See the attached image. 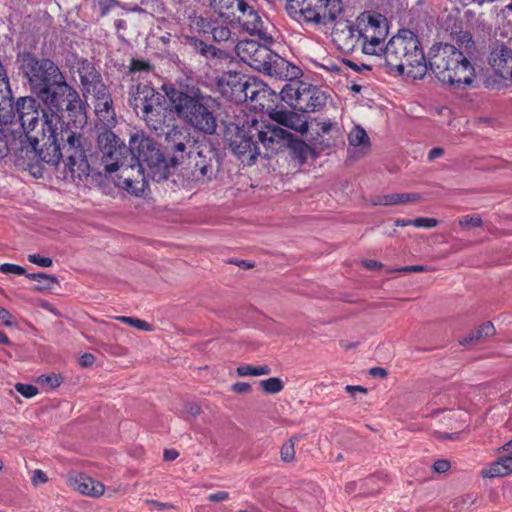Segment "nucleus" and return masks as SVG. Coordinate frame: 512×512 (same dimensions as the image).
<instances>
[{"label":"nucleus","mask_w":512,"mask_h":512,"mask_svg":"<svg viewBox=\"0 0 512 512\" xmlns=\"http://www.w3.org/2000/svg\"><path fill=\"white\" fill-rule=\"evenodd\" d=\"M81 136L64 126L61 117L56 114H45L42 129L39 134V144L32 152L45 163L57 165L63 157L62 149L66 157V166L74 173L75 167L84 171L87 166L85 151L82 147Z\"/></svg>","instance_id":"f257e3e1"},{"label":"nucleus","mask_w":512,"mask_h":512,"mask_svg":"<svg viewBox=\"0 0 512 512\" xmlns=\"http://www.w3.org/2000/svg\"><path fill=\"white\" fill-rule=\"evenodd\" d=\"M130 167L123 171V189L139 196L143 192L145 169L148 176L157 181L166 179L168 168L157 143L143 133H136L131 136L130 141Z\"/></svg>","instance_id":"f03ea898"},{"label":"nucleus","mask_w":512,"mask_h":512,"mask_svg":"<svg viewBox=\"0 0 512 512\" xmlns=\"http://www.w3.org/2000/svg\"><path fill=\"white\" fill-rule=\"evenodd\" d=\"M169 106L180 119L194 130L205 135H212L217 129L215 101L194 87L176 88L163 85Z\"/></svg>","instance_id":"7ed1b4c3"},{"label":"nucleus","mask_w":512,"mask_h":512,"mask_svg":"<svg viewBox=\"0 0 512 512\" xmlns=\"http://www.w3.org/2000/svg\"><path fill=\"white\" fill-rule=\"evenodd\" d=\"M383 52L385 63L391 71L415 80L426 75L428 60L418 36L411 30H400L388 41Z\"/></svg>","instance_id":"20e7f679"},{"label":"nucleus","mask_w":512,"mask_h":512,"mask_svg":"<svg viewBox=\"0 0 512 512\" xmlns=\"http://www.w3.org/2000/svg\"><path fill=\"white\" fill-rule=\"evenodd\" d=\"M427 66L443 84L462 89L470 86L475 68L461 50L451 44H434L428 53Z\"/></svg>","instance_id":"39448f33"},{"label":"nucleus","mask_w":512,"mask_h":512,"mask_svg":"<svg viewBox=\"0 0 512 512\" xmlns=\"http://www.w3.org/2000/svg\"><path fill=\"white\" fill-rule=\"evenodd\" d=\"M217 84L221 95L237 104L251 100L264 107L262 99L274 95L263 81L232 71L224 73Z\"/></svg>","instance_id":"423d86ee"},{"label":"nucleus","mask_w":512,"mask_h":512,"mask_svg":"<svg viewBox=\"0 0 512 512\" xmlns=\"http://www.w3.org/2000/svg\"><path fill=\"white\" fill-rule=\"evenodd\" d=\"M288 15L302 25L319 26L335 20L343 11L341 0H288Z\"/></svg>","instance_id":"0eeeda50"},{"label":"nucleus","mask_w":512,"mask_h":512,"mask_svg":"<svg viewBox=\"0 0 512 512\" xmlns=\"http://www.w3.org/2000/svg\"><path fill=\"white\" fill-rule=\"evenodd\" d=\"M36 95L49 109V112L42 111V121L45 114H56L60 117L58 113L63 110H66L70 117H75V123L82 122L79 116L85 118L80 97L77 91L67 84L64 75L61 80L57 79V82H53L51 86L39 91Z\"/></svg>","instance_id":"6e6552de"},{"label":"nucleus","mask_w":512,"mask_h":512,"mask_svg":"<svg viewBox=\"0 0 512 512\" xmlns=\"http://www.w3.org/2000/svg\"><path fill=\"white\" fill-rule=\"evenodd\" d=\"M19 70L28 80L34 94L61 80L63 73L59 67L48 58H38L31 52H21L17 56Z\"/></svg>","instance_id":"1a4fd4ad"},{"label":"nucleus","mask_w":512,"mask_h":512,"mask_svg":"<svg viewBox=\"0 0 512 512\" xmlns=\"http://www.w3.org/2000/svg\"><path fill=\"white\" fill-rule=\"evenodd\" d=\"M162 99L163 96L148 84L133 85L129 90V105L154 130L163 121Z\"/></svg>","instance_id":"9d476101"},{"label":"nucleus","mask_w":512,"mask_h":512,"mask_svg":"<svg viewBox=\"0 0 512 512\" xmlns=\"http://www.w3.org/2000/svg\"><path fill=\"white\" fill-rule=\"evenodd\" d=\"M350 32L353 36L357 35L363 53L377 55L384 50L383 42L388 35V26L381 14H363L358 18L355 29Z\"/></svg>","instance_id":"9b49d317"},{"label":"nucleus","mask_w":512,"mask_h":512,"mask_svg":"<svg viewBox=\"0 0 512 512\" xmlns=\"http://www.w3.org/2000/svg\"><path fill=\"white\" fill-rule=\"evenodd\" d=\"M280 97L290 107L304 113L320 111L327 102L322 90L305 82L286 84L280 91Z\"/></svg>","instance_id":"f8f14e48"},{"label":"nucleus","mask_w":512,"mask_h":512,"mask_svg":"<svg viewBox=\"0 0 512 512\" xmlns=\"http://www.w3.org/2000/svg\"><path fill=\"white\" fill-rule=\"evenodd\" d=\"M229 148L242 163L252 165L258 156L262 155L261 147L256 141L252 119L237 126L233 131L227 133Z\"/></svg>","instance_id":"ddd939ff"},{"label":"nucleus","mask_w":512,"mask_h":512,"mask_svg":"<svg viewBox=\"0 0 512 512\" xmlns=\"http://www.w3.org/2000/svg\"><path fill=\"white\" fill-rule=\"evenodd\" d=\"M252 122L254 135L264 158H271L283 151L291 141L292 134L278 126L257 119H252Z\"/></svg>","instance_id":"4468645a"},{"label":"nucleus","mask_w":512,"mask_h":512,"mask_svg":"<svg viewBox=\"0 0 512 512\" xmlns=\"http://www.w3.org/2000/svg\"><path fill=\"white\" fill-rule=\"evenodd\" d=\"M15 113L25 133L28 147L36 150L40 141V131L35 132V129L39 123L42 124V118L39 117V104L32 97H21L15 103Z\"/></svg>","instance_id":"2eb2a0df"},{"label":"nucleus","mask_w":512,"mask_h":512,"mask_svg":"<svg viewBox=\"0 0 512 512\" xmlns=\"http://www.w3.org/2000/svg\"><path fill=\"white\" fill-rule=\"evenodd\" d=\"M235 51L240 59L257 71L265 68L271 50L254 40H242L235 46Z\"/></svg>","instance_id":"dca6fc26"},{"label":"nucleus","mask_w":512,"mask_h":512,"mask_svg":"<svg viewBox=\"0 0 512 512\" xmlns=\"http://www.w3.org/2000/svg\"><path fill=\"white\" fill-rule=\"evenodd\" d=\"M237 19L242 28L250 35H256L262 40H271L265 31L264 22L255 7L245 2V7H242L238 12Z\"/></svg>","instance_id":"f3484780"},{"label":"nucleus","mask_w":512,"mask_h":512,"mask_svg":"<svg viewBox=\"0 0 512 512\" xmlns=\"http://www.w3.org/2000/svg\"><path fill=\"white\" fill-rule=\"evenodd\" d=\"M67 484L82 495L89 497L97 498L105 492L103 483L83 473H69L67 475Z\"/></svg>","instance_id":"a211bd4d"},{"label":"nucleus","mask_w":512,"mask_h":512,"mask_svg":"<svg viewBox=\"0 0 512 512\" xmlns=\"http://www.w3.org/2000/svg\"><path fill=\"white\" fill-rule=\"evenodd\" d=\"M269 117L276 123L294 130L301 135L308 132V120L303 114H299L294 111L278 110L273 108L269 111Z\"/></svg>","instance_id":"6ab92c4d"},{"label":"nucleus","mask_w":512,"mask_h":512,"mask_svg":"<svg viewBox=\"0 0 512 512\" xmlns=\"http://www.w3.org/2000/svg\"><path fill=\"white\" fill-rule=\"evenodd\" d=\"M97 142L102 154L101 162L104 167H113L115 165V162L112 164L113 151L116 149L126 151L125 143L109 129H105L99 133Z\"/></svg>","instance_id":"aec40b11"},{"label":"nucleus","mask_w":512,"mask_h":512,"mask_svg":"<svg viewBox=\"0 0 512 512\" xmlns=\"http://www.w3.org/2000/svg\"><path fill=\"white\" fill-rule=\"evenodd\" d=\"M79 77L86 93L93 94L104 91L106 86L102 82L100 73L87 60L82 61L79 66Z\"/></svg>","instance_id":"412c9836"},{"label":"nucleus","mask_w":512,"mask_h":512,"mask_svg":"<svg viewBox=\"0 0 512 512\" xmlns=\"http://www.w3.org/2000/svg\"><path fill=\"white\" fill-rule=\"evenodd\" d=\"M91 95L95 99L94 107L98 119L105 126L113 125L116 122L115 111L107 88H104V91L100 90L99 93H93Z\"/></svg>","instance_id":"4be33fe9"},{"label":"nucleus","mask_w":512,"mask_h":512,"mask_svg":"<svg viewBox=\"0 0 512 512\" xmlns=\"http://www.w3.org/2000/svg\"><path fill=\"white\" fill-rule=\"evenodd\" d=\"M490 65L503 78L512 79V50L500 46L495 49L489 59Z\"/></svg>","instance_id":"5701e85b"},{"label":"nucleus","mask_w":512,"mask_h":512,"mask_svg":"<svg viewBox=\"0 0 512 512\" xmlns=\"http://www.w3.org/2000/svg\"><path fill=\"white\" fill-rule=\"evenodd\" d=\"M510 474H512V453L500 457L484 467L481 471V475L484 478L504 477Z\"/></svg>","instance_id":"b1692460"},{"label":"nucleus","mask_w":512,"mask_h":512,"mask_svg":"<svg viewBox=\"0 0 512 512\" xmlns=\"http://www.w3.org/2000/svg\"><path fill=\"white\" fill-rule=\"evenodd\" d=\"M130 155V146H126V151H122V149H116L115 151H113L112 156V163L115 162V165L113 167H104L105 171L108 173L119 171L116 184L122 189L124 185L122 184V175L124 174L123 171L125 170V168L130 167Z\"/></svg>","instance_id":"393cba45"},{"label":"nucleus","mask_w":512,"mask_h":512,"mask_svg":"<svg viewBox=\"0 0 512 512\" xmlns=\"http://www.w3.org/2000/svg\"><path fill=\"white\" fill-rule=\"evenodd\" d=\"M288 66V61L274 52H271L269 59L265 65V68L262 69L261 72L266 73L267 75L282 78L284 67Z\"/></svg>","instance_id":"a878e982"},{"label":"nucleus","mask_w":512,"mask_h":512,"mask_svg":"<svg viewBox=\"0 0 512 512\" xmlns=\"http://www.w3.org/2000/svg\"><path fill=\"white\" fill-rule=\"evenodd\" d=\"M26 277L38 283L34 288L36 291L50 290L55 284H58V280L55 276L43 272L28 273Z\"/></svg>","instance_id":"bb28decb"},{"label":"nucleus","mask_w":512,"mask_h":512,"mask_svg":"<svg viewBox=\"0 0 512 512\" xmlns=\"http://www.w3.org/2000/svg\"><path fill=\"white\" fill-rule=\"evenodd\" d=\"M494 333V325L491 322H485L477 329L475 333H472L469 337H465L462 340H460V344L466 345L473 341L483 340L493 336Z\"/></svg>","instance_id":"cd10ccee"},{"label":"nucleus","mask_w":512,"mask_h":512,"mask_svg":"<svg viewBox=\"0 0 512 512\" xmlns=\"http://www.w3.org/2000/svg\"><path fill=\"white\" fill-rule=\"evenodd\" d=\"M300 438L299 435H294L282 445L280 457L283 462L292 463L295 461V445L300 441Z\"/></svg>","instance_id":"c85d7f7f"},{"label":"nucleus","mask_w":512,"mask_h":512,"mask_svg":"<svg viewBox=\"0 0 512 512\" xmlns=\"http://www.w3.org/2000/svg\"><path fill=\"white\" fill-rule=\"evenodd\" d=\"M236 372L238 376H262L268 375L271 369L268 365L253 366L249 364H242L237 367Z\"/></svg>","instance_id":"c756f323"},{"label":"nucleus","mask_w":512,"mask_h":512,"mask_svg":"<svg viewBox=\"0 0 512 512\" xmlns=\"http://www.w3.org/2000/svg\"><path fill=\"white\" fill-rule=\"evenodd\" d=\"M349 144L352 146H368L369 145V137L366 131L360 127L355 126L348 135Z\"/></svg>","instance_id":"7c9ffc66"},{"label":"nucleus","mask_w":512,"mask_h":512,"mask_svg":"<svg viewBox=\"0 0 512 512\" xmlns=\"http://www.w3.org/2000/svg\"><path fill=\"white\" fill-rule=\"evenodd\" d=\"M260 386L268 394H276L283 390L284 383L280 378L271 377L260 381Z\"/></svg>","instance_id":"2f4dec72"},{"label":"nucleus","mask_w":512,"mask_h":512,"mask_svg":"<svg viewBox=\"0 0 512 512\" xmlns=\"http://www.w3.org/2000/svg\"><path fill=\"white\" fill-rule=\"evenodd\" d=\"M288 144H290V147L295 157L299 159L301 163H304L308 158L310 147L301 140H291Z\"/></svg>","instance_id":"473e14b6"},{"label":"nucleus","mask_w":512,"mask_h":512,"mask_svg":"<svg viewBox=\"0 0 512 512\" xmlns=\"http://www.w3.org/2000/svg\"><path fill=\"white\" fill-rule=\"evenodd\" d=\"M115 319L117 321L128 324V325H130L138 330H141V331H152L153 330L152 325L142 319L128 317V316H117Z\"/></svg>","instance_id":"72a5a7b5"},{"label":"nucleus","mask_w":512,"mask_h":512,"mask_svg":"<svg viewBox=\"0 0 512 512\" xmlns=\"http://www.w3.org/2000/svg\"><path fill=\"white\" fill-rule=\"evenodd\" d=\"M244 0H219V9L221 13H231L235 16L236 12H239L242 7H245Z\"/></svg>","instance_id":"f704fd0d"},{"label":"nucleus","mask_w":512,"mask_h":512,"mask_svg":"<svg viewBox=\"0 0 512 512\" xmlns=\"http://www.w3.org/2000/svg\"><path fill=\"white\" fill-rule=\"evenodd\" d=\"M37 383L42 387L54 389L60 386L62 378L56 374H43L37 378Z\"/></svg>","instance_id":"c9c22d12"},{"label":"nucleus","mask_w":512,"mask_h":512,"mask_svg":"<svg viewBox=\"0 0 512 512\" xmlns=\"http://www.w3.org/2000/svg\"><path fill=\"white\" fill-rule=\"evenodd\" d=\"M459 225L464 229L480 227L482 219L477 215H465L459 219Z\"/></svg>","instance_id":"e433bc0d"},{"label":"nucleus","mask_w":512,"mask_h":512,"mask_svg":"<svg viewBox=\"0 0 512 512\" xmlns=\"http://www.w3.org/2000/svg\"><path fill=\"white\" fill-rule=\"evenodd\" d=\"M15 390L25 398H32L38 394V388L31 384L17 383Z\"/></svg>","instance_id":"4c0bfd02"},{"label":"nucleus","mask_w":512,"mask_h":512,"mask_svg":"<svg viewBox=\"0 0 512 512\" xmlns=\"http://www.w3.org/2000/svg\"><path fill=\"white\" fill-rule=\"evenodd\" d=\"M184 135V133L178 129L177 127L172 128L165 137L166 141V149L169 151L172 146H174L179 140H181V137Z\"/></svg>","instance_id":"58836bf2"},{"label":"nucleus","mask_w":512,"mask_h":512,"mask_svg":"<svg viewBox=\"0 0 512 512\" xmlns=\"http://www.w3.org/2000/svg\"><path fill=\"white\" fill-rule=\"evenodd\" d=\"M169 151L173 153V161H178L182 159L186 151V136L183 135L181 137V140H179L174 146H172V148Z\"/></svg>","instance_id":"ea45409f"},{"label":"nucleus","mask_w":512,"mask_h":512,"mask_svg":"<svg viewBox=\"0 0 512 512\" xmlns=\"http://www.w3.org/2000/svg\"><path fill=\"white\" fill-rule=\"evenodd\" d=\"M302 75L301 69L288 61V66L284 67L283 75L281 79L293 80L297 79Z\"/></svg>","instance_id":"a19ab883"},{"label":"nucleus","mask_w":512,"mask_h":512,"mask_svg":"<svg viewBox=\"0 0 512 512\" xmlns=\"http://www.w3.org/2000/svg\"><path fill=\"white\" fill-rule=\"evenodd\" d=\"M212 36L215 41L222 42L227 41L231 37V31L226 26H217L212 30Z\"/></svg>","instance_id":"79ce46f5"},{"label":"nucleus","mask_w":512,"mask_h":512,"mask_svg":"<svg viewBox=\"0 0 512 512\" xmlns=\"http://www.w3.org/2000/svg\"><path fill=\"white\" fill-rule=\"evenodd\" d=\"M0 272L4 274H16V275H25L26 276V270L16 264H10V263H4L0 265Z\"/></svg>","instance_id":"37998d69"},{"label":"nucleus","mask_w":512,"mask_h":512,"mask_svg":"<svg viewBox=\"0 0 512 512\" xmlns=\"http://www.w3.org/2000/svg\"><path fill=\"white\" fill-rule=\"evenodd\" d=\"M438 225V220L435 218H429V217H419L413 219V226L417 228H433Z\"/></svg>","instance_id":"c03bdc74"},{"label":"nucleus","mask_w":512,"mask_h":512,"mask_svg":"<svg viewBox=\"0 0 512 512\" xmlns=\"http://www.w3.org/2000/svg\"><path fill=\"white\" fill-rule=\"evenodd\" d=\"M28 261L33 263V264H36L40 267H51L52 264H53V261L51 258L49 257H43L39 254H30L28 255Z\"/></svg>","instance_id":"a18cd8bd"},{"label":"nucleus","mask_w":512,"mask_h":512,"mask_svg":"<svg viewBox=\"0 0 512 512\" xmlns=\"http://www.w3.org/2000/svg\"><path fill=\"white\" fill-rule=\"evenodd\" d=\"M377 205L390 206L398 204L397 193L386 194L380 196L375 202Z\"/></svg>","instance_id":"49530a36"},{"label":"nucleus","mask_w":512,"mask_h":512,"mask_svg":"<svg viewBox=\"0 0 512 512\" xmlns=\"http://www.w3.org/2000/svg\"><path fill=\"white\" fill-rule=\"evenodd\" d=\"M398 204L407 202H417L422 199L419 193H397Z\"/></svg>","instance_id":"de8ad7c7"},{"label":"nucleus","mask_w":512,"mask_h":512,"mask_svg":"<svg viewBox=\"0 0 512 512\" xmlns=\"http://www.w3.org/2000/svg\"><path fill=\"white\" fill-rule=\"evenodd\" d=\"M99 8L101 9V15H106L114 6H120L117 0H96Z\"/></svg>","instance_id":"09e8293b"},{"label":"nucleus","mask_w":512,"mask_h":512,"mask_svg":"<svg viewBox=\"0 0 512 512\" xmlns=\"http://www.w3.org/2000/svg\"><path fill=\"white\" fill-rule=\"evenodd\" d=\"M343 63L345 66L349 67L350 69H352L353 71H355L357 73H363L365 71L371 70L370 66L363 64V63H356L349 59H345L343 61Z\"/></svg>","instance_id":"8fccbe9b"},{"label":"nucleus","mask_w":512,"mask_h":512,"mask_svg":"<svg viewBox=\"0 0 512 512\" xmlns=\"http://www.w3.org/2000/svg\"><path fill=\"white\" fill-rule=\"evenodd\" d=\"M201 407L195 402H187L184 405L183 413L192 417H196L200 414Z\"/></svg>","instance_id":"3c124183"},{"label":"nucleus","mask_w":512,"mask_h":512,"mask_svg":"<svg viewBox=\"0 0 512 512\" xmlns=\"http://www.w3.org/2000/svg\"><path fill=\"white\" fill-rule=\"evenodd\" d=\"M451 467V464L446 459H439L434 462L433 464V470L436 473H445L447 472Z\"/></svg>","instance_id":"603ef678"},{"label":"nucleus","mask_w":512,"mask_h":512,"mask_svg":"<svg viewBox=\"0 0 512 512\" xmlns=\"http://www.w3.org/2000/svg\"><path fill=\"white\" fill-rule=\"evenodd\" d=\"M0 323L7 327L13 326V316L12 314L5 308L0 306Z\"/></svg>","instance_id":"864d4df0"},{"label":"nucleus","mask_w":512,"mask_h":512,"mask_svg":"<svg viewBox=\"0 0 512 512\" xmlns=\"http://www.w3.org/2000/svg\"><path fill=\"white\" fill-rule=\"evenodd\" d=\"M231 389L235 393L246 394L251 391V385L246 382H237L232 385Z\"/></svg>","instance_id":"5fc2aeb1"},{"label":"nucleus","mask_w":512,"mask_h":512,"mask_svg":"<svg viewBox=\"0 0 512 512\" xmlns=\"http://www.w3.org/2000/svg\"><path fill=\"white\" fill-rule=\"evenodd\" d=\"M150 68L147 62L141 60H132L130 69L132 72L148 71Z\"/></svg>","instance_id":"6e6d98bb"},{"label":"nucleus","mask_w":512,"mask_h":512,"mask_svg":"<svg viewBox=\"0 0 512 512\" xmlns=\"http://www.w3.org/2000/svg\"><path fill=\"white\" fill-rule=\"evenodd\" d=\"M427 270H428L427 267L423 266V265H410V266L402 267L396 271L404 272V273H411V272L419 273V272H425Z\"/></svg>","instance_id":"4d7b16f0"},{"label":"nucleus","mask_w":512,"mask_h":512,"mask_svg":"<svg viewBox=\"0 0 512 512\" xmlns=\"http://www.w3.org/2000/svg\"><path fill=\"white\" fill-rule=\"evenodd\" d=\"M47 480H48V478L42 470L37 469L33 472L32 483L34 485L45 483V482H47Z\"/></svg>","instance_id":"13d9d810"},{"label":"nucleus","mask_w":512,"mask_h":512,"mask_svg":"<svg viewBox=\"0 0 512 512\" xmlns=\"http://www.w3.org/2000/svg\"><path fill=\"white\" fill-rule=\"evenodd\" d=\"M228 498L229 493L226 491H218L208 496V500L211 502H221L227 500Z\"/></svg>","instance_id":"bf43d9fd"},{"label":"nucleus","mask_w":512,"mask_h":512,"mask_svg":"<svg viewBox=\"0 0 512 512\" xmlns=\"http://www.w3.org/2000/svg\"><path fill=\"white\" fill-rule=\"evenodd\" d=\"M345 391L347 393H349L352 397L356 396V392H359V393H362V394H366L367 393V389L362 387V386H359V385H346L345 386Z\"/></svg>","instance_id":"052dcab7"},{"label":"nucleus","mask_w":512,"mask_h":512,"mask_svg":"<svg viewBox=\"0 0 512 512\" xmlns=\"http://www.w3.org/2000/svg\"><path fill=\"white\" fill-rule=\"evenodd\" d=\"M95 362V357L90 353H85L80 357L79 363L82 367H89Z\"/></svg>","instance_id":"680f3d73"},{"label":"nucleus","mask_w":512,"mask_h":512,"mask_svg":"<svg viewBox=\"0 0 512 512\" xmlns=\"http://www.w3.org/2000/svg\"><path fill=\"white\" fill-rule=\"evenodd\" d=\"M335 122L331 121V120H324V121H321L318 123L319 127H320V130L322 133L324 134H327L330 132V130L333 128V126H335Z\"/></svg>","instance_id":"e2e57ef3"},{"label":"nucleus","mask_w":512,"mask_h":512,"mask_svg":"<svg viewBox=\"0 0 512 512\" xmlns=\"http://www.w3.org/2000/svg\"><path fill=\"white\" fill-rule=\"evenodd\" d=\"M444 154V150L441 147L432 148L428 153V160L433 161Z\"/></svg>","instance_id":"0e129e2a"},{"label":"nucleus","mask_w":512,"mask_h":512,"mask_svg":"<svg viewBox=\"0 0 512 512\" xmlns=\"http://www.w3.org/2000/svg\"><path fill=\"white\" fill-rule=\"evenodd\" d=\"M369 374L373 377L384 378L387 375V372L384 368L373 367L370 369Z\"/></svg>","instance_id":"69168bd1"},{"label":"nucleus","mask_w":512,"mask_h":512,"mask_svg":"<svg viewBox=\"0 0 512 512\" xmlns=\"http://www.w3.org/2000/svg\"><path fill=\"white\" fill-rule=\"evenodd\" d=\"M199 171H200V175L203 178L210 179L213 174V168L211 165H203L200 167Z\"/></svg>","instance_id":"338daca9"},{"label":"nucleus","mask_w":512,"mask_h":512,"mask_svg":"<svg viewBox=\"0 0 512 512\" xmlns=\"http://www.w3.org/2000/svg\"><path fill=\"white\" fill-rule=\"evenodd\" d=\"M362 264L365 268L369 270H374L382 267V264L375 260H364Z\"/></svg>","instance_id":"774afa93"}]
</instances>
